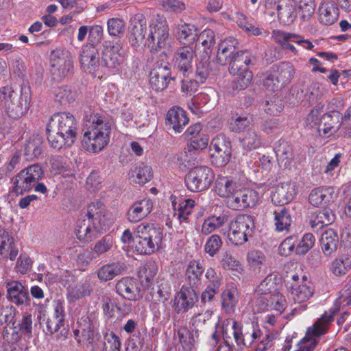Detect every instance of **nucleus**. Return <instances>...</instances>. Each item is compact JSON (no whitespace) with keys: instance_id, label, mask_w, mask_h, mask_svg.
I'll return each instance as SVG.
<instances>
[{"instance_id":"1","label":"nucleus","mask_w":351,"mask_h":351,"mask_svg":"<svg viewBox=\"0 0 351 351\" xmlns=\"http://www.w3.org/2000/svg\"><path fill=\"white\" fill-rule=\"evenodd\" d=\"M47 132L48 141L52 147L60 149L64 146H71L76 138V121L69 113L54 114L47 125Z\"/></svg>"},{"instance_id":"2","label":"nucleus","mask_w":351,"mask_h":351,"mask_svg":"<svg viewBox=\"0 0 351 351\" xmlns=\"http://www.w3.org/2000/svg\"><path fill=\"white\" fill-rule=\"evenodd\" d=\"M112 121L108 117L93 113L86 122L82 142L88 152H98L109 143Z\"/></svg>"},{"instance_id":"3","label":"nucleus","mask_w":351,"mask_h":351,"mask_svg":"<svg viewBox=\"0 0 351 351\" xmlns=\"http://www.w3.org/2000/svg\"><path fill=\"white\" fill-rule=\"evenodd\" d=\"M31 97L28 91H15L10 86L0 88V107L12 119H19L25 115L30 105Z\"/></svg>"},{"instance_id":"4","label":"nucleus","mask_w":351,"mask_h":351,"mask_svg":"<svg viewBox=\"0 0 351 351\" xmlns=\"http://www.w3.org/2000/svg\"><path fill=\"white\" fill-rule=\"evenodd\" d=\"M162 238L160 228L141 223L136 228L135 250L141 254H152L160 247Z\"/></svg>"},{"instance_id":"5","label":"nucleus","mask_w":351,"mask_h":351,"mask_svg":"<svg viewBox=\"0 0 351 351\" xmlns=\"http://www.w3.org/2000/svg\"><path fill=\"white\" fill-rule=\"evenodd\" d=\"M335 311L325 312L312 327L308 328L305 337L298 343L295 351H314L320 336L326 333L329 325L334 320Z\"/></svg>"},{"instance_id":"6","label":"nucleus","mask_w":351,"mask_h":351,"mask_svg":"<svg viewBox=\"0 0 351 351\" xmlns=\"http://www.w3.org/2000/svg\"><path fill=\"white\" fill-rule=\"evenodd\" d=\"M44 176L38 164L28 166L12 178V191L16 195L29 192Z\"/></svg>"},{"instance_id":"7","label":"nucleus","mask_w":351,"mask_h":351,"mask_svg":"<svg viewBox=\"0 0 351 351\" xmlns=\"http://www.w3.org/2000/svg\"><path fill=\"white\" fill-rule=\"evenodd\" d=\"M255 226L252 216L238 215L229 224L228 238L234 245H242L247 241V237L252 234Z\"/></svg>"},{"instance_id":"8","label":"nucleus","mask_w":351,"mask_h":351,"mask_svg":"<svg viewBox=\"0 0 351 351\" xmlns=\"http://www.w3.org/2000/svg\"><path fill=\"white\" fill-rule=\"evenodd\" d=\"M215 179L213 170L206 166L197 167L190 170L185 177V184L192 192L208 189Z\"/></svg>"},{"instance_id":"9","label":"nucleus","mask_w":351,"mask_h":351,"mask_svg":"<svg viewBox=\"0 0 351 351\" xmlns=\"http://www.w3.org/2000/svg\"><path fill=\"white\" fill-rule=\"evenodd\" d=\"M73 68V60L69 51L56 50L51 55V75L53 80L64 79Z\"/></svg>"},{"instance_id":"10","label":"nucleus","mask_w":351,"mask_h":351,"mask_svg":"<svg viewBox=\"0 0 351 351\" xmlns=\"http://www.w3.org/2000/svg\"><path fill=\"white\" fill-rule=\"evenodd\" d=\"M233 337L237 346L245 348H253L254 344L261 340L263 332L258 324H251L245 326L243 330L238 325L237 322L232 324Z\"/></svg>"},{"instance_id":"11","label":"nucleus","mask_w":351,"mask_h":351,"mask_svg":"<svg viewBox=\"0 0 351 351\" xmlns=\"http://www.w3.org/2000/svg\"><path fill=\"white\" fill-rule=\"evenodd\" d=\"M169 31L166 19L158 15L150 25V32L146 41L147 45L152 48H154L156 44V47L159 49L165 48L169 40Z\"/></svg>"},{"instance_id":"12","label":"nucleus","mask_w":351,"mask_h":351,"mask_svg":"<svg viewBox=\"0 0 351 351\" xmlns=\"http://www.w3.org/2000/svg\"><path fill=\"white\" fill-rule=\"evenodd\" d=\"M210 149L213 162L217 167L226 165L231 156V143L223 134L215 136L211 141Z\"/></svg>"},{"instance_id":"13","label":"nucleus","mask_w":351,"mask_h":351,"mask_svg":"<svg viewBox=\"0 0 351 351\" xmlns=\"http://www.w3.org/2000/svg\"><path fill=\"white\" fill-rule=\"evenodd\" d=\"M85 217L93 221L100 233L108 230L114 221L112 215L100 202L91 203L87 208Z\"/></svg>"},{"instance_id":"14","label":"nucleus","mask_w":351,"mask_h":351,"mask_svg":"<svg viewBox=\"0 0 351 351\" xmlns=\"http://www.w3.org/2000/svg\"><path fill=\"white\" fill-rule=\"evenodd\" d=\"M258 200V192L251 189L239 187L234 197L228 199V204L234 210H241L255 206Z\"/></svg>"},{"instance_id":"15","label":"nucleus","mask_w":351,"mask_h":351,"mask_svg":"<svg viewBox=\"0 0 351 351\" xmlns=\"http://www.w3.org/2000/svg\"><path fill=\"white\" fill-rule=\"evenodd\" d=\"M197 300V295L192 287L182 286L175 296L173 308L179 314L188 311Z\"/></svg>"},{"instance_id":"16","label":"nucleus","mask_w":351,"mask_h":351,"mask_svg":"<svg viewBox=\"0 0 351 351\" xmlns=\"http://www.w3.org/2000/svg\"><path fill=\"white\" fill-rule=\"evenodd\" d=\"M175 77L171 75L169 64L166 63L162 65L157 66L150 72V84L156 91H162L167 88L171 80Z\"/></svg>"},{"instance_id":"17","label":"nucleus","mask_w":351,"mask_h":351,"mask_svg":"<svg viewBox=\"0 0 351 351\" xmlns=\"http://www.w3.org/2000/svg\"><path fill=\"white\" fill-rule=\"evenodd\" d=\"M194 54L193 48L189 45L178 48L174 54V65L184 77H187L191 72V63Z\"/></svg>"},{"instance_id":"18","label":"nucleus","mask_w":351,"mask_h":351,"mask_svg":"<svg viewBox=\"0 0 351 351\" xmlns=\"http://www.w3.org/2000/svg\"><path fill=\"white\" fill-rule=\"evenodd\" d=\"M342 121L341 114L339 111H331L322 117L317 130L319 134L329 137L339 129Z\"/></svg>"},{"instance_id":"19","label":"nucleus","mask_w":351,"mask_h":351,"mask_svg":"<svg viewBox=\"0 0 351 351\" xmlns=\"http://www.w3.org/2000/svg\"><path fill=\"white\" fill-rule=\"evenodd\" d=\"M255 62V57L249 51L244 50L237 51L228 64L230 65V72L235 74L242 71L250 72L249 66Z\"/></svg>"},{"instance_id":"20","label":"nucleus","mask_w":351,"mask_h":351,"mask_svg":"<svg viewBox=\"0 0 351 351\" xmlns=\"http://www.w3.org/2000/svg\"><path fill=\"white\" fill-rule=\"evenodd\" d=\"M80 62L85 71L92 73L99 65V51L93 44L83 45L80 53Z\"/></svg>"},{"instance_id":"21","label":"nucleus","mask_w":351,"mask_h":351,"mask_svg":"<svg viewBox=\"0 0 351 351\" xmlns=\"http://www.w3.org/2000/svg\"><path fill=\"white\" fill-rule=\"evenodd\" d=\"M132 31L130 36V43L134 47H138L145 44L147 31L146 22L142 14H136L131 21Z\"/></svg>"},{"instance_id":"22","label":"nucleus","mask_w":351,"mask_h":351,"mask_svg":"<svg viewBox=\"0 0 351 351\" xmlns=\"http://www.w3.org/2000/svg\"><path fill=\"white\" fill-rule=\"evenodd\" d=\"M123 52L121 45L116 44L112 46H107L104 48L101 64L109 69L117 68L122 62Z\"/></svg>"},{"instance_id":"23","label":"nucleus","mask_w":351,"mask_h":351,"mask_svg":"<svg viewBox=\"0 0 351 351\" xmlns=\"http://www.w3.org/2000/svg\"><path fill=\"white\" fill-rule=\"evenodd\" d=\"M272 36L274 40L280 44L284 50L290 51L293 56L298 54V50L293 44L299 45L300 35L281 30H274L272 32Z\"/></svg>"},{"instance_id":"24","label":"nucleus","mask_w":351,"mask_h":351,"mask_svg":"<svg viewBox=\"0 0 351 351\" xmlns=\"http://www.w3.org/2000/svg\"><path fill=\"white\" fill-rule=\"evenodd\" d=\"M65 313L63 302L60 300L54 302L53 313L48 317L46 322L47 330L53 334L64 326Z\"/></svg>"},{"instance_id":"25","label":"nucleus","mask_w":351,"mask_h":351,"mask_svg":"<svg viewBox=\"0 0 351 351\" xmlns=\"http://www.w3.org/2000/svg\"><path fill=\"white\" fill-rule=\"evenodd\" d=\"M152 202L149 199H143L134 202L128 211V219L130 222L137 223L145 218L152 211Z\"/></svg>"},{"instance_id":"26","label":"nucleus","mask_w":351,"mask_h":351,"mask_svg":"<svg viewBox=\"0 0 351 351\" xmlns=\"http://www.w3.org/2000/svg\"><path fill=\"white\" fill-rule=\"evenodd\" d=\"M238 46V41L232 37L224 39L219 43L216 61L221 65H226L236 55L235 50Z\"/></svg>"},{"instance_id":"27","label":"nucleus","mask_w":351,"mask_h":351,"mask_svg":"<svg viewBox=\"0 0 351 351\" xmlns=\"http://www.w3.org/2000/svg\"><path fill=\"white\" fill-rule=\"evenodd\" d=\"M240 186L232 178L227 176H218L215 182V191L221 197L231 198L234 197Z\"/></svg>"},{"instance_id":"28","label":"nucleus","mask_w":351,"mask_h":351,"mask_svg":"<svg viewBox=\"0 0 351 351\" xmlns=\"http://www.w3.org/2000/svg\"><path fill=\"white\" fill-rule=\"evenodd\" d=\"M97 226L89 217L78 220L76 225L77 238L84 242L91 241L100 233Z\"/></svg>"},{"instance_id":"29","label":"nucleus","mask_w":351,"mask_h":351,"mask_svg":"<svg viewBox=\"0 0 351 351\" xmlns=\"http://www.w3.org/2000/svg\"><path fill=\"white\" fill-rule=\"evenodd\" d=\"M317 14L319 23L329 26L337 21L339 10L332 1H322L319 5Z\"/></svg>"},{"instance_id":"30","label":"nucleus","mask_w":351,"mask_h":351,"mask_svg":"<svg viewBox=\"0 0 351 351\" xmlns=\"http://www.w3.org/2000/svg\"><path fill=\"white\" fill-rule=\"evenodd\" d=\"M8 299L16 305H22L27 302L28 291L19 281H10L5 284Z\"/></svg>"},{"instance_id":"31","label":"nucleus","mask_w":351,"mask_h":351,"mask_svg":"<svg viewBox=\"0 0 351 351\" xmlns=\"http://www.w3.org/2000/svg\"><path fill=\"white\" fill-rule=\"evenodd\" d=\"M75 339L78 343H90L93 339V332L92 330V323L90 318L86 316H82L79 319L76 324V327L73 330Z\"/></svg>"},{"instance_id":"32","label":"nucleus","mask_w":351,"mask_h":351,"mask_svg":"<svg viewBox=\"0 0 351 351\" xmlns=\"http://www.w3.org/2000/svg\"><path fill=\"white\" fill-rule=\"evenodd\" d=\"M166 119L167 124H169L176 132H181L183 127L189 122L186 112L180 107L171 108L167 114Z\"/></svg>"},{"instance_id":"33","label":"nucleus","mask_w":351,"mask_h":351,"mask_svg":"<svg viewBox=\"0 0 351 351\" xmlns=\"http://www.w3.org/2000/svg\"><path fill=\"white\" fill-rule=\"evenodd\" d=\"M295 195V185L291 182H284L278 185L272 195V201L279 204H285L291 202Z\"/></svg>"},{"instance_id":"34","label":"nucleus","mask_w":351,"mask_h":351,"mask_svg":"<svg viewBox=\"0 0 351 351\" xmlns=\"http://www.w3.org/2000/svg\"><path fill=\"white\" fill-rule=\"evenodd\" d=\"M176 36L180 43L189 45L196 41L198 29L191 23L178 24L176 27Z\"/></svg>"},{"instance_id":"35","label":"nucleus","mask_w":351,"mask_h":351,"mask_svg":"<svg viewBox=\"0 0 351 351\" xmlns=\"http://www.w3.org/2000/svg\"><path fill=\"white\" fill-rule=\"evenodd\" d=\"M117 293L129 300H136L138 297V288L135 280L132 278H123L116 285Z\"/></svg>"},{"instance_id":"36","label":"nucleus","mask_w":351,"mask_h":351,"mask_svg":"<svg viewBox=\"0 0 351 351\" xmlns=\"http://www.w3.org/2000/svg\"><path fill=\"white\" fill-rule=\"evenodd\" d=\"M125 268V263L120 261L106 264L99 269L97 276L101 280L106 282L122 274Z\"/></svg>"},{"instance_id":"37","label":"nucleus","mask_w":351,"mask_h":351,"mask_svg":"<svg viewBox=\"0 0 351 351\" xmlns=\"http://www.w3.org/2000/svg\"><path fill=\"white\" fill-rule=\"evenodd\" d=\"M196 41L204 47L202 60L206 63L210 59L211 48L215 44V34L212 29H206L197 35Z\"/></svg>"},{"instance_id":"38","label":"nucleus","mask_w":351,"mask_h":351,"mask_svg":"<svg viewBox=\"0 0 351 351\" xmlns=\"http://www.w3.org/2000/svg\"><path fill=\"white\" fill-rule=\"evenodd\" d=\"M152 177V168L144 163L137 164L131 169L129 173L130 180L139 184L147 183Z\"/></svg>"},{"instance_id":"39","label":"nucleus","mask_w":351,"mask_h":351,"mask_svg":"<svg viewBox=\"0 0 351 351\" xmlns=\"http://www.w3.org/2000/svg\"><path fill=\"white\" fill-rule=\"evenodd\" d=\"M329 269L337 277L346 275L351 269V256L347 254L337 256L331 261Z\"/></svg>"},{"instance_id":"40","label":"nucleus","mask_w":351,"mask_h":351,"mask_svg":"<svg viewBox=\"0 0 351 351\" xmlns=\"http://www.w3.org/2000/svg\"><path fill=\"white\" fill-rule=\"evenodd\" d=\"M279 20L285 24H291L296 19L295 5L293 0L282 1L276 6Z\"/></svg>"},{"instance_id":"41","label":"nucleus","mask_w":351,"mask_h":351,"mask_svg":"<svg viewBox=\"0 0 351 351\" xmlns=\"http://www.w3.org/2000/svg\"><path fill=\"white\" fill-rule=\"evenodd\" d=\"M291 298L295 303L306 302L313 295V289L311 285L297 283L290 286Z\"/></svg>"},{"instance_id":"42","label":"nucleus","mask_w":351,"mask_h":351,"mask_svg":"<svg viewBox=\"0 0 351 351\" xmlns=\"http://www.w3.org/2000/svg\"><path fill=\"white\" fill-rule=\"evenodd\" d=\"M278 165L280 167L288 168L293 160V150L286 141H278L275 147Z\"/></svg>"},{"instance_id":"43","label":"nucleus","mask_w":351,"mask_h":351,"mask_svg":"<svg viewBox=\"0 0 351 351\" xmlns=\"http://www.w3.org/2000/svg\"><path fill=\"white\" fill-rule=\"evenodd\" d=\"M204 271L203 265L199 261L192 260L189 262L186 270V279L191 287H197L200 284Z\"/></svg>"},{"instance_id":"44","label":"nucleus","mask_w":351,"mask_h":351,"mask_svg":"<svg viewBox=\"0 0 351 351\" xmlns=\"http://www.w3.org/2000/svg\"><path fill=\"white\" fill-rule=\"evenodd\" d=\"M247 261L250 270L259 274L265 266L267 258L263 252L251 250L247 254Z\"/></svg>"},{"instance_id":"45","label":"nucleus","mask_w":351,"mask_h":351,"mask_svg":"<svg viewBox=\"0 0 351 351\" xmlns=\"http://www.w3.org/2000/svg\"><path fill=\"white\" fill-rule=\"evenodd\" d=\"M339 238L337 234L332 229H328L322 233L320 243L324 253L330 255L337 248Z\"/></svg>"},{"instance_id":"46","label":"nucleus","mask_w":351,"mask_h":351,"mask_svg":"<svg viewBox=\"0 0 351 351\" xmlns=\"http://www.w3.org/2000/svg\"><path fill=\"white\" fill-rule=\"evenodd\" d=\"M0 254L13 261L18 254V250L15 248L14 239L8 233L3 232L0 234Z\"/></svg>"},{"instance_id":"47","label":"nucleus","mask_w":351,"mask_h":351,"mask_svg":"<svg viewBox=\"0 0 351 351\" xmlns=\"http://www.w3.org/2000/svg\"><path fill=\"white\" fill-rule=\"evenodd\" d=\"M222 307L226 313L232 314L239 302V291L236 287H231L224 290L221 295Z\"/></svg>"},{"instance_id":"48","label":"nucleus","mask_w":351,"mask_h":351,"mask_svg":"<svg viewBox=\"0 0 351 351\" xmlns=\"http://www.w3.org/2000/svg\"><path fill=\"white\" fill-rule=\"evenodd\" d=\"M171 199H173V197H171ZM172 205L180 221H186L188 216L191 214L195 206V201L191 199H182L178 203L175 200H172Z\"/></svg>"},{"instance_id":"49","label":"nucleus","mask_w":351,"mask_h":351,"mask_svg":"<svg viewBox=\"0 0 351 351\" xmlns=\"http://www.w3.org/2000/svg\"><path fill=\"white\" fill-rule=\"evenodd\" d=\"M226 221L227 217L225 215L210 216L204 220L201 228V233L208 235L222 227Z\"/></svg>"},{"instance_id":"50","label":"nucleus","mask_w":351,"mask_h":351,"mask_svg":"<svg viewBox=\"0 0 351 351\" xmlns=\"http://www.w3.org/2000/svg\"><path fill=\"white\" fill-rule=\"evenodd\" d=\"M332 198L330 189L325 187H318L311 191L308 201L314 206H322L323 203L329 202Z\"/></svg>"},{"instance_id":"51","label":"nucleus","mask_w":351,"mask_h":351,"mask_svg":"<svg viewBox=\"0 0 351 351\" xmlns=\"http://www.w3.org/2000/svg\"><path fill=\"white\" fill-rule=\"evenodd\" d=\"M335 220V215L330 209H324L316 212L310 221L313 228H322L325 226L330 224Z\"/></svg>"},{"instance_id":"52","label":"nucleus","mask_w":351,"mask_h":351,"mask_svg":"<svg viewBox=\"0 0 351 351\" xmlns=\"http://www.w3.org/2000/svg\"><path fill=\"white\" fill-rule=\"evenodd\" d=\"M91 291L92 289L89 284H77L68 289L67 299L69 302H75L81 298L88 296Z\"/></svg>"},{"instance_id":"53","label":"nucleus","mask_w":351,"mask_h":351,"mask_svg":"<svg viewBox=\"0 0 351 351\" xmlns=\"http://www.w3.org/2000/svg\"><path fill=\"white\" fill-rule=\"evenodd\" d=\"M274 221L276 230H288L292 223L291 216L286 208L274 211Z\"/></svg>"},{"instance_id":"54","label":"nucleus","mask_w":351,"mask_h":351,"mask_svg":"<svg viewBox=\"0 0 351 351\" xmlns=\"http://www.w3.org/2000/svg\"><path fill=\"white\" fill-rule=\"evenodd\" d=\"M297 5L301 19L304 21H309L315 14V0H293Z\"/></svg>"},{"instance_id":"55","label":"nucleus","mask_w":351,"mask_h":351,"mask_svg":"<svg viewBox=\"0 0 351 351\" xmlns=\"http://www.w3.org/2000/svg\"><path fill=\"white\" fill-rule=\"evenodd\" d=\"M55 100L60 104H68L75 101L77 93L67 86H59L53 90Z\"/></svg>"},{"instance_id":"56","label":"nucleus","mask_w":351,"mask_h":351,"mask_svg":"<svg viewBox=\"0 0 351 351\" xmlns=\"http://www.w3.org/2000/svg\"><path fill=\"white\" fill-rule=\"evenodd\" d=\"M272 72L277 76L281 85H284L288 83L293 77L294 68L289 62H282Z\"/></svg>"},{"instance_id":"57","label":"nucleus","mask_w":351,"mask_h":351,"mask_svg":"<svg viewBox=\"0 0 351 351\" xmlns=\"http://www.w3.org/2000/svg\"><path fill=\"white\" fill-rule=\"evenodd\" d=\"M43 153V142L36 138L27 142L25 146V156L27 160L38 158Z\"/></svg>"},{"instance_id":"58","label":"nucleus","mask_w":351,"mask_h":351,"mask_svg":"<svg viewBox=\"0 0 351 351\" xmlns=\"http://www.w3.org/2000/svg\"><path fill=\"white\" fill-rule=\"evenodd\" d=\"M223 245L221 237L217 234L210 236L204 246V252L210 257H214L220 250Z\"/></svg>"},{"instance_id":"59","label":"nucleus","mask_w":351,"mask_h":351,"mask_svg":"<svg viewBox=\"0 0 351 351\" xmlns=\"http://www.w3.org/2000/svg\"><path fill=\"white\" fill-rule=\"evenodd\" d=\"M239 141L247 152L258 148L261 144L260 138L254 130H250L243 138H239Z\"/></svg>"},{"instance_id":"60","label":"nucleus","mask_w":351,"mask_h":351,"mask_svg":"<svg viewBox=\"0 0 351 351\" xmlns=\"http://www.w3.org/2000/svg\"><path fill=\"white\" fill-rule=\"evenodd\" d=\"M233 75L236 76L232 82V88L234 89L243 90L252 82L253 74L251 71H242Z\"/></svg>"},{"instance_id":"61","label":"nucleus","mask_w":351,"mask_h":351,"mask_svg":"<svg viewBox=\"0 0 351 351\" xmlns=\"http://www.w3.org/2000/svg\"><path fill=\"white\" fill-rule=\"evenodd\" d=\"M252 119L249 116L241 115L230 123V130L232 132L239 133L250 128L252 125Z\"/></svg>"},{"instance_id":"62","label":"nucleus","mask_w":351,"mask_h":351,"mask_svg":"<svg viewBox=\"0 0 351 351\" xmlns=\"http://www.w3.org/2000/svg\"><path fill=\"white\" fill-rule=\"evenodd\" d=\"M23 336V335L18 330V327L15 326L14 323H12V326H5L3 332V339L10 344L17 343Z\"/></svg>"},{"instance_id":"63","label":"nucleus","mask_w":351,"mask_h":351,"mask_svg":"<svg viewBox=\"0 0 351 351\" xmlns=\"http://www.w3.org/2000/svg\"><path fill=\"white\" fill-rule=\"evenodd\" d=\"M113 245L111 237H104L97 242L93 248V257H98L108 252Z\"/></svg>"},{"instance_id":"64","label":"nucleus","mask_w":351,"mask_h":351,"mask_svg":"<svg viewBox=\"0 0 351 351\" xmlns=\"http://www.w3.org/2000/svg\"><path fill=\"white\" fill-rule=\"evenodd\" d=\"M158 272V265L154 261L147 263L139 271V277L143 280L149 282L154 279Z\"/></svg>"}]
</instances>
